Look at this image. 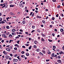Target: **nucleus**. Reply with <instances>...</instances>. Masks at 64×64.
<instances>
[{"mask_svg": "<svg viewBox=\"0 0 64 64\" xmlns=\"http://www.w3.org/2000/svg\"><path fill=\"white\" fill-rule=\"evenodd\" d=\"M22 47V48H25V46H23Z\"/></svg>", "mask_w": 64, "mask_h": 64, "instance_id": "obj_60", "label": "nucleus"}, {"mask_svg": "<svg viewBox=\"0 0 64 64\" xmlns=\"http://www.w3.org/2000/svg\"><path fill=\"white\" fill-rule=\"evenodd\" d=\"M48 40L49 42H53V40H50L49 39H48Z\"/></svg>", "mask_w": 64, "mask_h": 64, "instance_id": "obj_21", "label": "nucleus"}, {"mask_svg": "<svg viewBox=\"0 0 64 64\" xmlns=\"http://www.w3.org/2000/svg\"><path fill=\"white\" fill-rule=\"evenodd\" d=\"M20 14V12H18L17 13L18 14Z\"/></svg>", "mask_w": 64, "mask_h": 64, "instance_id": "obj_59", "label": "nucleus"}, {"mask_svg": "<svg viewBox=\"0 0 64 64\" xmlns=\"http://www.w3.org/2000/svg\"><path fill=\"white\" fill-rule=\"evenodd\" d=\"M22 23H23V24H25V21H23L22 22Z\"/></svg>", "mask_w": 64, "mask_h": 64, "instance_id": "obj_30", "label": "nucleus"}, {"mask_svg": "<svg viewBox=\"0 0 64 64\" xmlns=\"http://www.w3.org/2000/svg\"><path fill=\"white\" fill-rule=\"evenodd\" d=\"M6 59H9V56L8 55H6Z\"/></svg>", "mask_w": 64, "mask_h": 64, "instance_id": "obj_7", "label": "nucleus"}, {"mask_svg": "<svg viewBox=\"0 0 64 64\" xmlns=\"http://www.w3.org/2000/svg\"><path fill=\"white\" fill-rule=\"evenodd\" d=\"M40 55H43V54L41 52H40Z\"/></svg>", "mask_w": 64, "mask_h": 64, "instance_id": "obj_44", "label": "nucleus"}, {"mask_svg": "<svg viewBox=\"0 0 64 64\" xmlns=\"http://www.w3.org/2000/svg\"><path fill=\"white\" fill-rule=\"evenodd\" d=\"M39 49L38 48L37 50H36V51L37 52H39Z\"/></svg>", "mask_w": 64, "mask_h": 64, "instance_id": "obj_32", "label": "nucleus"}, {"mask_svg": "<svg viewBox=\"0 0 64 64\" xmlns=\"http://www.w3.org/2000/svg\"><path fill=\"white\" fill-rule=\"evenodd\" d=\"M56 17H58V14H57L56 15Z\"/></svg>", "mask_w": 64, "mask_h": 64, "instance_id": "obj_57", "label": "nucleus"}, {"mask_svg": "<svg viewBox=\"0 0 64 64\" xmlns=\"http://www.w3.org/2000/svg\"><path fill=\"white\" fill-rule=\"evenodd\" d=\"M11 46L10 45H8V48H10Z\"/></svg>", "mask_w": 64, "mask_h": 64, "instance_id": "obj_58", "label": "nucleus"}, {"mask_svg": "<svg viewBox=\"0 0 64 64\" xmlns=\"http://www.w3.org/2000/svg\"><path fill=\"white\" fill-rule=\"evenodd\" d=\"M20 42V40H18L17 42V43H18V44H19Z\"/></svg>", "mask_w": 64, "mask_h": 64, "instance_id": "obj_29", "label": "nucleus"}, {"mask_svg": "<svg viewBox=\"0 0 64 64\" xmlns=\"http://www.w3.org/2000/svg\"><path fill=\"white\" fill-rule=\"evenodd\" d=\"M42 41H45V40L43 38H42Z\"/></svg>", "mask_w": 64, "mask_h": 64, "instance_id": "obj_33", "label": "nucleus"}, {"mask_svg": "<svg viewBox=\"0 0 64 64\" xmlns=\"http://www.w3.org/2000/svg\"><path fill=\"white\" fill-rule=\"evenodd\" d=\"M4 4H0V6H3L4 5Z\"/></svg>", "mask_w": 64, "mask_h": 64, "instance_id": "obj_40", "label": "nucleus"}, {"mask_svg": "<svg viewBox=\"0 0 64 64\" xmlns=\"http://www.w3.org/2000/svg\"><path fill=\"white\" fill-rule=\"evenodd\" d=\"M48 54H51V52H48Z\"/></svg>", "mask_w": 64, "mask_h": 64, "instance_id": "obj_41", "label": "nucleus"}, {"mask_svg": "<svg viewBox=\"0 0 64 64\" xmlns=\"http://www.w3.org/2000/svg\"><path fill=\"white\" fill-rule=\"evenodd\" d=\"M18 59L19 61H21V58H20Z\"/></svg>", "mask_w": 64, "mask_h": 64, "instance_id": "obj_62", "label": "nucleus"}, {"mask_svg": "<svg viewBox=\"0 0 64 64\" xmlns=\"http://www.w3.org/2000/svg\"><path fill=\"white\" fill-rule=\"evenodd\" d=\"M55 19V18L53 17L52 18V20H54Z\"/></svg>", "mask_w": 64, "mask_h": 64, "instance_id": "obj_36", "label": "nucleus"}, {"mask_svg": "<svg viewBox=\"0 0 64 64\" xmlns=\"http://www.w3.org/2000/svg\"><path fill=\"white\" fill-rule=\"evenodd\" d=\"M20 32H23V30L22 29H20Z\"/></svg>", "mask_w": 64, "mask_h": 64, "instance_id": "obj_42", "label": "nucleus"}, {"mask_svg": "<svg viewBox=\"0 0 64 64\" xmlns=\"http://www.w3.org/2000/svg\"><path fill=\"white\" fill-rule=\"evenodd\" d=\"M34 32H35V30H32V32H31V33H33Z\"/></svg>", "mask_w": 64, "mask_h": 64, "instance_id": "obj_39", "label": "nucleus"}, {"mask_svg": "<svg viewBox=\"0 0 64 64\" xmlns=\"http://www.w3.org/2000/svg\"><path fill=\"white\" fill-rule=\"evenodd\" d=\"M1 23L2 24H3L4 23H5V22L3 21H2L1 22Z\"/></svg>", "mask_w": 64, "mask_h": 64, "instance_id": "obj_24", "label": "nucleus"}, {"mask_svg": "<svg viewBox=\"0 0 64 64\" xmlns=\"http://www.w3.org/2000/svg\"><path fill=\"white\" fill-rule=\"evenodd\" d=\"M34 13H33L32 15V17H33L34 16Z\"/></svg>", "mask_w": 64, "mask_h": 64, "instance_id": "obj_56", "label": "nucleus"}, {"mask_svg": "<svg viewBox=\"0 0 64 64\" xmlns=\"http://www.w3.org/2000/svg\"><path fill=\"white\" fill-rule=\"evenodd\" d=\"M42 22V23H44V24H45V20H43Z\"/></svg>", "mask_w": 64, "mask_h": 64, "instance_id": "obj_28", "label": "nucleus"}, {"mask_svg": "<svg viewBox=\"0 0 64 64\" xmlns=\"http://www.w3.org/2000/svg\"><path fill=\"white\" fill-rule=\"evenodd\" d=\"M3 53H4L5 55H7V52H6L5 51H3Z\"/></svg>", "mask_w": 64, "mask_h": 64, "instance_id": "obj_3", "label": "nucleus"}, {"mask_svg": "<svg viewBox=\"0 0 64 64\" xmlns=\"http://www.w3.org/2000/svg\"><path fill=\"white\" fill-rule=\"evenodd\" d=\"M32 28L33 29H34V28H35V26H32Z\"/></svg>", "mask_w": 64, "mask_h": 64, "instance_id": "obj_47", "label": "nucleus"}, {"mask_svg": "<svg viewBox=\"0 0 64 64\" xmlns=\"http://www.w3.org/2000/svg\"><path fill=\"white\" fill-rule=\"evenodd\" d=\"M2 37H3L4 38H7V36H6V35L5 34H3L2 35Z\"/></svg>", "mask_w": 64, "mask_h": 64, "instance_id": "obj_2", "label": "nucleus"}, {"mask_svg": "<svg viewBox=\"0 0 64 64\" xmlns=\"http://www.w3.org/2000/svg\"><path fill=\"white\" fill-rule=\"evenodd\" d=\"M10 7H14L15 6L14 4H10Z\"/></svg>", "mask_w": 64, "mask_h": 64, "instance_id": "obj_4", "label": "nucleus"}, {"mask_svg": "<svg viewBox=\"0 0 64 64\" xmlns=\"http://www.w3.org/2000/svg\"><path fill=\"white\" fill-rule=\"evenodd\" d=\"M42 36H43V37H44V36H45V34H42Z\"/></svg>", "mask_w": 64, "mask_h": 64, "instance_id": "obj_37", "label": "nucleus"}, {"mask_svg": "<svg viewBox=\"0 0 64 64\" xmlns=\"http://www.w3.org/2000/svg\"><path fill=\"white\" fill-rule=\"evenodd\" d=\"M28 39H29V41H31V40L32 39V38H28Z\"/></svg>", "mask_w": 64, "mask_h": 64, "instance_id": "obj_48", "label": "nucleus"}, {"mask_svg": "<svg viewBox=\"0 0 64 64\" xmlns=\"http://www.w3.org/2000/svg\"><path fill=\"white\" fill-rule=\"evenodd\" d=\"M15 46H16L17 47H18V48H19V46L17 44H15Z\"/></svg>", "mask_w": 64, "mask_h": 64, "instance_id": "obj_6", "label": "nucleus"}, {"mask_svg": "<svg viewBox=\"0 0 64 64\" xmlns=\"http://www.w3.org/2000/svg\"><path fill=\"white\" fill-rule=\"evenodd\" d=\"M55 55V54H54V53H53L52 54V57H54V55Z\"/></svg>", "mask_w": 64, "mask_h": 64, "instance_id": "obj_19", "label": "nucleus"}, {"mask_svg": "<svg viewBox=\"0 0 64 64\" xmlns=\"http://www.w3.org/2000/svg\"><path fill=\"white\" fill-rule=\"evenodd\" d=\"M10 19V18H9V17H8L6 18V19L7 20V21H9V20H8V19Z\"/></svg>", "mask_w": 64, "mask_h": 64, "instance_id": "obj_17", "label": "nucleus"}, {"mask_svg": "<svg viewBox=\"0 0 64 64\" xmlns=\"http://www.w3.org/2000/svg\"><path fill=\"white\" fill-rule=\"evenodd\" d=\"M24 53L25 52L23 51H22L21 52L22 54H24Z\"/></svg>", "mask_w": 64, "mask_h": 64, "instance_id": "obj_31", "label": "nucleus"}, {"mask_svg": "<svg viewBox=\"0 0 64 64\" xmlns=\"http://www.w3.org/2000/svg\"><path fill=\"white\" fill-rule=\"evenodd\" d=\"M14 61H15V62H18V59H14Z\"/></svg>", "mask_w": 64, "mask_h": 64, "instance_id": "obj_8", "label": "nucleus"}, {"mask_svg": "<svg viewBox=\"0 0 64 64\" xmlns=\"http://www.w3.org/2000/svg\"><path fill=\"white\" fill-rule=\"evenodd\" d=\"M1 3H3V0H1Z\"/></svg>", "mask_w": 64, "mask_h": 64, "instance_id": "obj_61", "label": "nucleus"}, {"mask_svg": "<svg viewBox=\"0 0 64 64\" xmlns=\"http://www.w3.org/2000/svg\"><path fill=\"white\" fill-rule=\"evenodd\" d=\"M3 47L2 46V45H0V49H2Z\"/></svg>", "mask_w": 64, "mask_h": 64, "instance_id": "obj_22", "label": "nucleus"}, {"mask_svg": "<svg viewBox=\"0 0 64 64\" xmlns=\"http://www.w3.org/2000/svg\"><path fill=\"white\" fill-rule=\"evenodd\" d=\"M58 8H60V6H59V5H58Z\"/></svg>", "mask_w": 64, "mask_h": 64, "instance_id": "obj_43", "label": "nucleus"}, {"mask_svg": "<svg viewBox=\"0 0 64 64\" xmlns=\"http://www.w3.org/2000/svg\"><path fill=\"white\" fill-rule=\"evenodd\" d=\"M50 61V60H46V62H48V61Z\"/></svg>", "mask_w": 64, "mask_h": 64, "instance_id": "obj_45", "label": "nucleus"}, {"mask_svg": "<svg viewBox=\"0 0 64 64\" xmlns=\"http://www.w3.org/2000/svg\"><path fill=\"white\" fill-rule=\"evenodd\" d=\"M34 48H37V46L36 45H34Z\"/></svg>", "mask_w": 64, "mask_h": 64, "instance_id": "obj_27", "label": "nucleus"}, {"mask_svg": "<svg viewBox=\"0 0 64 64\" xmlns=\"http://www.w3.org/2000/svg\"><path fill=\"white\" fill-rule=\"evenodd\" d=\"M10 15H14V14L12 12H10Z\"/></svg>", "mask_w": 64, "mask_h": 64, "instance_id": "obj_10", "label": "nucleus"}, {"mask_svg": "<svg viewBox=\"0 0 64 64\" xmlns=\"http://www.w3.org/2000/svg\"><path fill=\"white\" fill-rule=\"evenodd\" d=\"M12 32H15V31H16V30L15 29H12Z\"/></svg>", "mask_w": 64, "mask_h": 64, "instance_id": "obj_11", "label": "nucleus"}, {"mask_svg": "<svg viewBox=\"0 0 64 64\" xmlns=\"http://www.w3.org/2000/svg\"><path fill=\"white\" fill-rule=\"evenodd\" d=\"M52 35L53 36H55V34H52Z\"/></svg>", "mask_w": 64, "mask_h": 64, "instance_id": "obj_54", "label": "nucleus"}, {"mask_svg": "<svg viewBox=\"0 0 64 64\" xmlns=\"http://www.w3.org/2000/svg\"><path fill=\"white\" fill-rule=\"evenodd\" d=\"M58 63H61V60H58Z\"/></svg>", "mask_w": 64, "mask_h": 64, "instance_id": "obj_13", "label": "nucleus"}, {"mask_svg": "<svg viewBox=\"0 0 64 64\" xmlns=\"http://www.w3.org/2000/svg\"><path fill=\"white\" fill-rule=\"evenodd\" d=\"M26 46H29V44H26Z\"/></svg>", "mask_w": 64, "mask_h": 64, "instance_id": "obj_55", "label": "nucleus"}, {"mask_svg": "<svg viewBox=\"0 0 64 64\" xmlns=\"http://www.w3.org/2000/svg\"><path fill=\"white\" fill-rule=\"evenodd\" d=\"M19 34H22V32H19Z\"/></svg>", "mask_w": 64, "mask_h": 64, "instance_id": "obj_53", "label": "nucleus"}, {"mask_svg": "<svg viewBox=\"0 0 64 64\" xmlns=\"http://www.w3.org/2000/svg\"><path fill=\"white\" fill-rule=\"evenodd\" d=\"M14 49L15 50H17V48L15 47L14 48Z\"/></svg>", "mask_w": 64, "mask_h": 64, "instance_id": "obj_34", "label": "nucleus"}, {"mask_svg": "<svg viewBox=\"0 0 64 64\" xmlns=\"http://www.w3.org/2000/svg\"><path fill=\"white\" fill-rule=\"evenodd\" d=\"M61 57V56H58V58L59 59H60V58Z\"/></svg>", "mask_w": 64, "mask_h": 64, "instance_id": "obj_46", "label": "nucleus"}, {"mask_svg": "<svg viewBox=\"0 0 64 64\" xmlns=\"http://www.w3.org/2000/svg\"><path fill=\"white\" fill-rule=\"evenodd\" d=\"M10 56H11V57H12V55H13L12 54H10Z\"/></svg>", "mask_w": 64, "mask_h": 64, "instance_id": "obj_64", "label": "nucleus"}, {"mask_svg": "<svg viewBox=\"0 0 64 64\" xmlns=\"http://www.w3.org/2000/svg\"><path fill=\"white\" fill-rule=\"evenodd\" d=\"M60 54H64V52L61 51L60 52Z\"/></svg>", "mask_w": 64, "mask_h": 64, "instance_id": "obj_16", "label": "nucleus"}, {"mask_svg": "<svg viewBox=\"0 0 64 64\" xmlns=\"http://www.w3.org/2000/svg\"><path fill=\"white\" fill-rule=\"evenodd\" d=\"M5 6H6V5H4V6H3L2 7V8H3L4 7H5Z\"/></svg>", "mask_w": 64, "mask_h": 64, "instance_id": "obj_38", "label": "nucleus"}, {"mask_svg": "<svg viewBox=\"0 0 64 64\" xmlns=\"http://www.w3.org/2000/svg\"><path fill=\"white\" fill-rule=\"evenodd\" d=\"M3 28L4 29H5L6 28V26H4L3 27Z\"/></svg>", "mask_w": 64, "mask_h": 64, "instance_id": "obj_25", "label": "nucleus"}, {"mask_svg": "<svg viewBox=\"0 0 64 64\" xmlns=\"http://www.w3.org/2000/svg\"><path fill=\"white\" fill-rule=\"evenodd\" d=\"M53 2H55L56 1V0H52Z\"/></svg>", "mask_w": 64, "mask_h": 64, "instance_id": "obj_52", "label": "nucleus"}, {"mask_svg": "<svg viewBox=\"0 0 64 64\" xmlns=\"http://www.w3.org/2000/svg\"><path fill=\"white\" fill-rule=\"evenodd\" d=\"M60 31L61 32H63L64 31V30H63V29L62 28H61L60 30Z\"/></svg>", "mask_w": 64, "mask_h": 64, "instance_id": "obj_12", "label": "nucleus"}, {"mask_svg": "<svg viewBox=\"0 0 64 64\" xmlns=\"http://www.w3.org/2000/svg\"><path fill=\"white\" fill-rule=\"evenodd\" d=\"M6 35H9V32H8L7 33H6Z\"/></svg>", "mask_w": 64, "mask_h": 64, "instance_id": "obj_50", "label": "nucleus"}, {"mask_svg": "<svg viewBox=\"0 0 64 64\" xmlns=\"http://www.w3.org/2000/svg\"><path fill=\"white\" fill-rule=\"evenodd\" d=\"M42 51L43 53H44V54H45V50H42Z\"/></svg>", "mask_w": 64, "mask_h": 64, "instance_id": "obj_23", "label": "nucleus"}, {"mask_svg": "<svg viewBox=\"0 0 64 64\" xmlns=\"http://www.w3.org/2000/svg\"><path fill=\"white\" fill-rule=\"evenodd\" d=\"M6 51H8L9 52H10V48H6Z\"/></svg>", "mask_w": 64, "mask_h": 64, "instance_id": "obj_1", "label": "nucleus"}, {"mask_svg": "<svg viewBox=\"0 0 64 64\" xmlns=\"http://www.w3.org/2000/svg\"><path fill=\"white\" fill-rule=\"evenodd\" d=\"M9 37L10 38H12V34H10L9 35Z\"/></svg>", "mask_w": 64, "mask_h": 64, "instance_id": "obj_9", "label": "nucleus"}, {"mask_svg": "<svg viewBox=\"0 0 64 64\" xmlns=\"http://www.w3.org/2000/svg\"><path fill=\"white\" fill-rule=\"evenodd\" d=\"M32 48V46H30L28 48V49L30 50V49H31Z\"/></svg>", "mask_w": 64, "mask_h": 64, "instance_id": "obj_20", "label": "nucleus"}, {"mask_svg": "<svg viewBox=\"0 0 64 64\" xmlns=\"http://www.w3.org/2000/svg\"><path fill=\"white\" fill-rule=\"evenodd\" d=\"M12 35H14L15 34V32H12Z\"/></svg>", "mask_w": 64, "mask_h": 64, "instance_id": "obj_26", "label": "nucleus"}, {"mask_svg": "<svg viewBox=\"0 0 64 64\" xmlns=\"http://www.w3.org/2000/svg\"><path fill=\"white\" fill-rule=\"evenodd\" d=\"M2 18H0V21L1 22L2 21Z\"/></svg>", "mask_w": 64, "mask_h": 64, "instance_id": "obj_51", "label": "nucleus"}, {"mask_svg": "<svg viewBox=\"0 0 64 64\" xmlns=\"http://www.w3.org/2000/svg\"><path fill=\"white\" fill-rule=\"evenodd\" d=\"M35 12L36 13H38V10H36Z\"/></svg>", "mask_w": 64, "mask_h": 64, "instance_id": "obj_49", "label": "nucleus"}, {"mask_svg": "<svg viewBox=\"0 0 64 64\" xmlns=\"http://www.w3.org/2000/svg\"><path fill=\"white\" fill-rule=\"evenodd\" d=\"M10 4H11L12 3V2H11V1L10 2Z\"/></svg>", "mask_w": 64, "mask_h": 64, "instance_id": "obj_63", "label": "nucleus"}, {"mask_svg": "<svg viewBox=\"0 0 64 64\" xmlns=\"http://www.w3.org/2000/svg\"><path fill=\"white\" fill-rule=\"evenodd\" d=\"M34 44H37L38 43L37 41L36 40L34 42Z\"/></svg>", "mask_w": 64, "mask_h": 64, "instance_id": "obj_15", "label": "nucleus"}, {"mask_svg": "<svg viewBox=\"0 0 64 64\" xmlns=\"http://www.w3.org/2000/svg\"><path fill=\"white\" fill-rule=\"evenodd\" d=\"M6 28L7 29H10V27L9 26H6Z\"/></svg>", "mask_w": 64, "mask_h": 64, "instance_id": "obj_5", "label": "nucleus"}, {"mask_svg": "<svg viewBox=\"0 0 64 64\" xmlns=\"http://www.w3.org/2000/svg\"><path fill=\"white\" fill-rule=\"evenodd\" d=\"M53 47L54 49H55L56 48V46H53Z\"/></svg>", "mask_w": 64, "mask_h": 64, "instance_id": "obj_35", "label": "nucleus"}, {"mask_svg": "<svg viewBox=\"0 0 64 64\" xmlns=\"http://www.w3.org/2000/svg\"><path fill=\"white\" fill-rule=\"evenodd\" d=\"M21 57H22V58H25V56L24 55H22L21 56Z\"/></svg>", "mask_w": 64, "mask_h": 64, "instance_id": "obj_14", "label": "nucleus"}, {"mask_svg": "<svg viewBox=\"0 0 64 64\" xmlns=\"http://www.w3.org/2000/svg\"><path fill=\"white\" fill-rule=\"evenodd\" d=\"M26 56H29V53H26Z\"/></svg>", "mask_w": 64, "mask_h": 64, "instance_id": "obj_18", "label": "nucleus"}]
</instances>
